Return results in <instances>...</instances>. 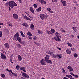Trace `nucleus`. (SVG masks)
I'll return each mask as SVG.
<instances>
[{
    "mask_svg": "<svg viewBox=\"0 0 79 79\" xmlns=\"http://www.w3.org/2000/svg\"><path fill=\"white\" fill-rule=\"evenodd\" d=\"M48 54H49V55H52L53 53V52H46Z\"/></svg>",
    "mask_w": 79,
    "mask_h": 79,
    "instance_id": "29",
    "label": "nucleus"
},
{
    "mask_svg": "<svg viewBox=\"0 0 79 79\" xmlns=\"http://www.w3.org/2000/svg\"><path fill=\"white\" fill-rule=\"evenodd\" d=\"M40 16L41 19L43 20L44 18L45 19H47V17H48V15H46L44 14H40Z\"/></svg>",
    "mask_w": 79,
    "mask_h": 79,
    "instance_id": "2",
    "label": "nucleus"
},
{
    "mask_svg": "<svg viewBox=\"0 0 79 79\" xmlns=\"http://www.w3.org/2000/svg\"><path fill=\"white\" fill-rule=\"evenodd\" d=\"M69 78H70V79H72V78H73V77H72V76L71 75H69Z\"/></svg>",
    "mask_w": 79,
    "mask_h": 79,
    "instance_id": "53",
    "label": "nucleus"
},
{
    "mask_svg": "<svg viewBox=\"0 0 79 79\" xmlns=\"http://www.w3.org/2000/svg\"><path fill=\"white\" fill-rule=\"evenodd\" d=\"M70 74L71 75H72V76H74V73H73V72L70 73Z\"/></svg>",
    "mask_w": 79,
    "mask_h": 79,
    "instance_id": "51",
    "label": "nucleus"
},
{
    "mask_svg": "<svg viewBox=\"0 0 79 79\" xmlns=\"http://www.w3.org/2000/svg\"><path fill=\"white\" fill-rule=\"evenodd\" d=\"M34 7V8H37V5H36V4H34L33 5Z\"/></svg>",
    "mask_w": 79,
    "mask_h": 79,
    "instance_id": "45",
    "label": "nucleus"
},
{
    "mask_svg": "<svg viewBox=\"0 0 79 79\" xmlns=\"http://www.w3.org/2000/svg\"><path fill=\"white\" fill-rule=\"evenodd\" d=\"M51 32H52V33H54V32H55V30L53 29H51Z\"/></svg>",
    "mask_w": 79,
    "mask_h": 79,
    "instance_id": "33",
    "label": "nucleus"
},
{
    "mask_svg": "<svg viewBox=\"0 0 79 79\" xmlns=\"http://www.w3.org/2000/svg\"><path fill=\"white\" fill-rule=\"evenodd\" d=\"M24 18H25V19H27V17L26 16V15H25L24 16Z\"/></svg>",
    "mask_w": 79,
    "mask_h": 79,
    "instance_id": "48",
    "label": "nucleus"
},
{
    "mask_svg": "<svg viewBox=\"0 0 79 79\" xmlns=\"http://www.w3.org/2000/svg\"><path fill=\"white\" fill-rule=\"evenodd\" d=\"M16 68L17 70H19V68H20V66H19V65H17L16 66Z\"/></svg>",
    "mask_w": 79,
    "mask_h": 79,
    "instance_id": "35",
    "label": "nucleus"
},
{
    "mask_svg": "<svg viewBox=\"0 0 79 79\" xmlns=\"http://www.w3.org/2000/svg\"><path fill=\"white\" fill-rule=\"evenodd\" d=\"M46 62H47V63H48L52 64V60H49V59L46 60Z\"/></svg>",
    "mask_w": 79,
    "mask_h": 79,
    "instance_id": "17",
    "label": "nucleus"
},
{
    "mask_svg": "<svg viewBox=\"0 0 79 79\" xmlns=\"http://www.w3.org/2000/svg\"><path fill=\"white\" fill-rule=\"evenodd\" d=\"M20 70H22V71H23L24 69H23V67H22V68H20Z\"/></svg>",
    "mask_w": 79,
    "mask_h": 79,
    "instance_id": "55",
    "label": "nucleus"
},
{
    "mask_svg": "<svg viewBox=\"0 0 79 79\" xmlns=\"http://www.w3.org/2000/svg\"><path fill=\"white\" fill-rule=\"evenodd\" d=\"M9 6L10 8H14V6H16L17 4L15 2L12 1H10L9 2Z\"/></svg>",
    "mask_w": 79,
    "mask_h": 79,
    "instance_id": "1",
    "label": "nucleus"
},
{
    "mask_svg": "<svg viewBox=\"0 0 79 79\" xmlns=\"http://www.w3.org/2000/svg\"><path fill=\"white\" fill-rule=\"evenodd\" d=\"M34 24H33L31 23V27H30V28L32 30H34Z\"/></svg>",
    "mask_w": 79,
    "mask_h": 79,
    "instance_id": "20",
    "label": "nucleus"
},
{
    "mask_svg": "<svg viewBox=\"0 0 79 79\" xmlns=\"http://www.w3.org/2000/svg\"><path fill=\"white\" fill-rule=\"evenodd\" d=\"M7 24L8 26H11V27L13 26V24H11V23H10V22H7Z\"/></svg>",
    "mask_w": 79,
    "mask_h": 79,
    "instance_id": "21",
    "label": "nucleus"
},
{
    "mask_svg": "<svg viewBox=\"0 0 79 79\" xmlns=\"http://www.w3.org/2000/svg\"><path fill=\"white\" fill-rule=\"evenodd\" d=\"M67 68L68 69H69V71L70 72H72L73 71V69L70 65L69 66L67 67Z\"/></svg>",
    "mask_w": 79,
    "mask_h": 79,
    "instance_id": "11",
    "label": "nucleus"
},
{
    "mask_svg": "<svg viewBox=\"0 0 79 79\" xmlns=\"http://www.w3.org/2000/svg\"><path fill=\"white\" fill-rule=\"evenodd\" d=\"M33 39L34 40H37V37L36 36H35Z\"/></svg>",
    "mask_w": 79,
    "mask_h": 79,
    "instance_id": "42",
    "label": "nucleus"
},
{
    "mask_svg": "<svg viewBox=\"0 0 79 79\" xmlns=\"http://www.w3.org/2000/svg\"><path fill=\"white\" fill-rule=\"evenodd\" d=\"M52 56H53V58H56V55H55V54H52Z\"/></svg>",
    "mask_w": 79,
    "mask_h": 79,
    "instance_id": "46",
    "label": "nucleus"
},
{
    "mask_svg": "<svg viewBox=\"0 0 79 79\" xmlns=\"http://www.w3.org/2000/svg\"><path fill=\"white\" fill-rule=\"evenodd\" d=\"M62 70L63 72H65V70H64V68L62 69Z\"/></svg>",
    "mask_w": 79,
    "mask_h": 79,
    "instance_id": "62",
    "label": "nucleus"
},
{
    "mask_svg": "<svg viewBox=\"0 0 79 79\" xmlns=\"http://www.w3.org/2000/svg\"><path fill=\"white\" fill-rule=\"evenodd\" d=\"M20 79H25V78L23 77H21L20 78Z\"/></svg>",
    "mask_w": 79,
    "mask_h": 79,
    "instance_id": "64",
    "label": "nucleus"
},
{
    "mask_svg": "<svg viewBox=\"0 0 79 79\" xmlns=\"http://www.w3.org/2000/svg\"><path fill=\"white\" fill-rule=\"evenodd\" d=\"M54 39L56 41H58L59 42H61V39H60V40H58V39L56 37H54Z\"/></svg>",
    "mask_w": 79,
    "mask_h": 79,
    "instance_id": "24",
    "label": "nucleus"
},
{
    "mask_svg": "<svg viewBox=\"0 0 79 79\" xmlns=\"http://www.w3.org/2000/svg\"><path fill=\"white\" fill-rule=\"evenodd\" d=\"M56 57H57V58H59L60 59V58H62V56H61V55H60V54H56Z\"/></svg>",
    "mask_w": 79,
    "mask_h": 79,
    "instance_id": "14",
    "label": "nucleus"
},
{
    "mask_svg": "<svg viewBox=\"0 0 79 79\" xmlns=\"http://www.w3.org/2000/svg\"><path fill=\"white\" fill-rule=\"evenodd\" d=\"M6 69V71H8V72H10V70H9L8 69Z\"/></svg>",
    "mask_w": 79,
    "mask_h": 79,
    "instance_id": "58",
    "label": "nucleus"
},
{
    "mask_svg": "<svg viewBox=\"0 0 79 79\" xmlns=\"http://www.w3.org/2000/svg\"><path fill=\"white\" fill-rule=\"evenodd\" d=\"M22 25L23 26H25V27H27V26H28L27 25V23H23Z\"/></svg>",
    "mask_w": 79,
    "mask_h": 79,
    "instance_id": "26",
    "label": "nucleus"
},
{
    "mask_svg": "<svg viewBox=\"0 0 79 79\" xmlns=\"http://www.w3.org/2000/svg\"><path fill=\"white\" fill-rule=\"evenodd\" d=\"M0 37H2V31H0Z\"/></svg>",
    "mask_w": 79,
    "mask_h": 79,
    "instance_id": "39",
    "label": "nucleus"
},
{
    "mask_svg": "<svg viewBox=\"0 0 79 79\" xmlns=\"http://www.w3.org/2000/svg\"><path fill=\"white\" fill-rule=\"evenodd\" d=\"M66 1H63V2H62V4H63V6H66L67 5H66Z\"/></svg>",
    "mask_w": 79,
    "mask_h": 79,
    "instance_id": "18",
    "label": "nucleus"
},
{
    "mask_svg": "<svg viewBox=\"0 0 79 79\" xmlns=\"http://www.w3.org/2000/svg\"><path fill=\"white\" fill-rule=\"evenodd\" d=\"M18 60H19V61H21L22 60V57H21V56L19 55H18Z\"/></svg>",
    "mask_w": 79,
    "mask_h": 79,
    "instance_id": "13",
    "label": "nucleus"
},
{
    "mask_svg": "<svg viewBox=\"0 0 79 79\" xmlns=\"http://www.w3.org/2000/svg\"><path fill=\"white\" fill-rule=\"evenodd\" d=\"M9 72H10V73H12H12H13V72H12V70H9Z\"/></svg>",
    "mask_w": 79,
    "mask_h": 79,
    "instance_id": "56",
    "label": "nucleus"
},
{
    "mask_svg": "<svg viewBox=\"0 0 79 79\" xmlns=\"http://www.w3.org/2000/svg\"><path fill=\"white\" fill-rule=\"evenodd\" d=\"M9 73L10 76H11V77H12L13 76V74H12V73H11V74L10 72H9Z\"/></svg>",
    "mask_w": 79,
    "mask_h": 79,
    "instance_id": "47",
    "label": "nucleus"
},
{
    "mask_svg": "<svg viewBox=\"0 0 79 79\" xmlns=\"http://www.w3.org/2000/svg\"><path fill=\"white\" fill-rule=\"evenodd\" d=\"M5 5H6V6H8V5H9V2L6 3L5 4Z\"/></svg>",
    "mask_w": 79,
    "mask_h": 79,
    "instance_id": "50",
    "label": "nucleus"
},
{
    "mask_svg": "<svg viewBox=\"0 0 79 79\" xmlns=\"http://www.w3.org/2000/svg\"><path fill=\"white\" fill-rule=\"evenodd\" d=\"M4 25V24L3 23H1L0 22V25Z\"/></svg>",
    "mask_w": 79,
    "mask_h": 79,
    "instance_id": "57",
    "label": "nucleus"
},
{
    "mask_svg": "<svg viewBox=\"0 0 79 79\" xmlns=\"http://www.w3.org/2000/svg\"><path fill=\"white\" fill-rule=\"evenodd\" d=\"M55 35L57 37V38L58 39V40L59 41L60 40V39L59 38V35H60V33H59L58 32H56V33L55 34Z\"/></svg>",
    "mask_w": 79,
    "mask_h": 79,
    "instance_id": "8",
    "label": "nucleus"
},
{
    "mask_svg": "<svg viewBox=\"0 0 79 79\" xmlns=\"http://www.w3.org/2000/svg\"><path fill=\"white\" fill-rule=\"evenodd\" d=\"M21 73L22 74V76L25 78H29V75L26 74V73H24L23 72H21Z\"/></svg>",
    "mask_w": 79,
    "mask_h": 79,
    "instance_id": "3",
    "label": "nucleus"
},
{
    "mask_svg": "<svg viewBox=\"0 0 79 79\" xmlns=\"http://www.w3.org/2000/svg\"><path fill=\"white\" fill-rule=\"evenodd\" d=\"M74 76H75V77H76L77 78H78L79 77V76L77 75H74Z\"/></svg>",
    "mask_w": 79,
    "mask_h": 79,
    "instance_id": "49",
    "label": "nucleus"
},
{
    "mask_svg": "<svg viewBox=\"0 0 79 79\" xmlns=\"http://www.w3.org/2000/svg\"><path fill=\"white\" fill-rule=\"evenodd\" d=\"M30 10L31 11V12L32 13H33V14H34V9H33V8H32V7H30Z\"/></svg>",
    "mask_w": 79,
    "mask_h": 79,
    "instance_id": "19",
    "label": "nucleus"
},
{
    "mask_svg": "<svg viewBox=\"0 0 79 79\" xmlns=\"http://www.w3.org/2000/svg\"><path fill=\"white\" fill-rule=\"evenodd\" d=\"M39 2H40V3H41L42 4H46V2L44 1V0H40L39 1Z\"/></svg>",
    "mask_w": 79,
    "mask_h": 79,
    "instance_id": "12",
    "label": "nucleus"
},
{
    "mask_svg": "<svg viewBox=\"0 0 79 79\" xmlns=\"http://www.w3.org/2000/svg\"><path fill=\"white\" fill-rule=\"evenodd\" d=\"M38 34H43V32L42 31H40L39 30H38Z\"/></svg>",
    "mask_w": 79,
    "mask_h": 79,
    "instance_id": "34",
    "label": "nucleus"
},
{
    "mask_svg": "<svg viewBox=\"0 0 79 79\" xmlns=\"http://www.w3.org/2000/svg\"><path fill=\"white\" fill-rule=\"evenodd\" d=\"M29 39H30V40H32V37L30 36L29 37Z\"/></svg>",
    "mask_w": 79,
    "mask_h": 79,
    "instance_id": "59",
    "label": "nucleus"
},
{
    "mask_svg": "<svg viewBox=\"0 0 79 79\" xmlns=\"http://www.w3.org/2000/svg\"><path fill=\"white\" fill-rule=\"evenodd\" d=\"M13 18L15 19H18V15L16 14H13Z\"/></svg>",
    "mask_w": 79,
    "mask_h": 79,
    "instance_id": "7",
    "label": "nucleus"
},
{
    "mask_svg": "<svg viewBox=\"0 0 79 79\" xmlns=\"http://www.w3.org/2000/svg\"><path fill=\"white\" fill-rule=\"evenodd\" d=\"M19 36L18 32H17V33L14 35V38L15 40H16L17 38Z\"/></svg>",
    "mask_w": 79,
    "mask_h": 79,
    "instance_id": "5",
    "label": "nucleus"
},
{
    "mask_svg": "<svg viewBox=\"0 0 79 79\" xmlns=\"http://www.w3.org/2000/svg\"><path fill=\"white\" fill-rule=\"evenodd\" d=\"M66 52L67 54H71V50H70V49H67L66 50Z\"/></svg>",
    "mask_w": 79,
    "mask_h": 79,
    "instance_id": "16",
    "label": "nucleus"
},
{
    "mask_svg": "<svg viewBox=\"0 0 79 79\" xmlns=\"http://www.w3.org/2000/svg\"><path fill=\"white\" fill-rule=\"evenodd\" d=\"M27 35H29V36H32V34L31 33V32L30 31L28 32Z\"/></svg>",
    "mask_w": 79,
    "mask_h": 79,
    "instance_id": "27",
    "label": "nucleus"
},
{
    "mask_svg": "<svg viewBox=\"0 0 79 79\" xmlns=\"http://www.w3.org/2000/svg\"><path fill=\"white\" fill-rule=\"evenodd\" d=\"M2 52H3V53H5V54H6V52H5V51H4L3 50H2Z\"/></svg>",
    "mask_w": 79,
    "mask_h": 79,
    "instance_id": "52",
    "label": "nucleus"
},
{
    "mask_svg": "<svg viewBox=\"0 0 79 79\" xmlns=\"http://www.w3.org/2000/svg\"><path fill=\"white\" fill-rule=\"evenodd\" d=\"M1 76L2 77H3V78L5 77V75L3 74H1Z\"/></svg>",
    "mask_w": 79,
    "mask_h": 79,
    "instance_id": "32",
    "label": "nucleus"
},
{
    "mask_svg": "<svg viewBox=\"0 0 79 79\" xmlns=\"http://www.w3.org/2000/svg\"><path fill=\"white\" fill-rule=\"evenodd\" d=\"M72 29L73 31H74V32H77V27H73Z\"/></svg>",
    "mask_w": 79,
    "mask_h": 79,
    "instance_id": "15",
    "label": "nucleus"
},
{
    "mask_svg": "<svg viewBox=\"0 0 79 79\" xmlns=\"http://www.w3.org/2000/svg\"><path fill=\"white\" fill-rule=\"evenodd\" d=\"M19 1L20 3H22V1L21 0H18Z\"/></svg>",
    "mask_w": 79,
    "mask_h": 79,
    "instance_id": "60",
    "label": "nucleus"
},
{
    "mask_svg": "<svg viewBox=\"0 0 79 79\" xmlns=\"http://www.w3.org/2000/svg\"><path fill=\"white\" fill-rule=\"evenodd\" d=\"M4 46L6 48H10V45H9V44L7 43H5L4 44Z\"/></svg>",
    "mask_w": 79,
    "mask_h": 79,
    "instance_id": "9",
    "label": "nucleus"
},
{
    "mask_svg": "<svg viewBox=\"0 0 79 79\" xmlns=\"http://www.w3.org/2000/svg\"><path fill=\"white\" fill-rule=\"evenodd\" d=\"M17 40L18 41H19V42H20V41L21 40V37H17Z\"/></svg>",
    "mask_w": 79,
    "mask_h": 79,
    "instance_id": "28",
    "label": "nucleus"
},
{
    "mask_svg": "<svg viewBox=\"0 0 79 79\" xmlns=\"http://www.w3.org/2000/svg\"><path fill=\"white\" fill-rule=\"evenodd\" d=\"M26 19H27V20H29L30 21H32V19L28 18V17H27V18Z\"/></svg>",
    "mask_w": 79,
    "mask_h": 79,
    "instance_id": "40",
    "label": "nucleus"
},
{
    "mask_svg": "<svg viewBox=\"0 0 79 79\" xmlns=\"http://www.w3.org/2000/svg\"><path fill=\"white\" fill-rule=\"evenodd\" d=\"M20 34H21L22 37H25V35L24 34H23V31H20Z\"/></svg>",
    "mask_w": 79,
    "mask_h": 79,
    "instance_id": "25",
    "label": "nucleus"
},
{
    "mask_svg": "<svg viewBox=\"0 0 79 79\" xmlns=\"http://www.w3.org/2000/svg\"><path fill=\"white\" fill-rule=\"evenodd\" d=\"M60 30H62L61 31H62V32H66V31L64 30L63 28H61Z\"/></svg>",
    "mask_w": 79,
    "mask_h": 79,
    "instance_id": "41",
    "label": "nucleus"
},
{
    "mask_svg": "<svg viewBox=\"0 0 79 79\" xmlns=\"http://www.w3.org/2000/svg\"><path fill=\"white\" fill-rule=\"evenodd\" d=\"M1 58L2 59V60H6V56H5V54L1 53Z\"/></svg>",
    "mask_w": 79,
    "mask_h": 79,
    "instance_id": "6",
    "label": "nucleus"
},
{
    "mask_svg": "<svg viewBox=\"0 0 79 79\" xmlns=\"http://www.w3.org/2000/svg\"><path fill=\"white\" fill-rule=\"evenodd\" d=\"M47 10H48V11H49V12H50V10H52L51 9H50V8H47Z\"/></svg>",
    "mask_w": 79,
    "mask_h": 79,
    "instance_id": "44",
    "label": "nucleus"
},
{
    "mask_svg": "<svg viewBox=\"0 0 79 79\" xmlns=\"http://www.w3.org/2000/svg\"><path fill=\"white\" fill-rule=\"evenodd\" d=\"M66 77H67L69 78V75H66Z\"/></svg>",
    "mask_w": 79,
    "mask_h": 79,
    "instance_id": "61",
    "label": "nucleus"
},
{
    "mask_svg": "<svg viewBox=\"0 0 79 79\" xmlns=\"http://www.w3.org/2000/svg\"><path fill=\"white\" fill-rule=\"evenodd\" d=\"M71 50H72V51H73V52H74V48H71Z\"/></svg>",
    "mask_w": 79,
    "mask_h": 79,
    "instance_id": "54",
    "label": "nucleus"
},
{
    "mask_svg": "<svg viewBox=\"0 0 79 79\" xmlns=\"http://www.w3.org/2000/svg\"><path fill=\"white\" fill-rule=\"evenodd\" d=\"M10 62L11 63H13V61H12V59H10Z\"/></svg>",
    "mask_w": 79,
    "mask_h": 79,
    "instance_id": "63",
    "label": "nucleus"
},
{
    "mask_svg": "<svg viewBox=\"0 0 79 79\" xmlns=\"http://www.w3.org/2000/svg\"><path fill=\"white\" fill-rule=\"evenodd\" d=\"M52 2H57V0H52Z\"/></svg>",
    "mask_w": 79,
    "mask_h": 79,
    "instance_id": "43",
    "label": "nucleus"
},
{
    "mask_svg": "<svg viewBox=\"0 0 79 79\" xmlns=\"http://www.w3.org/2000/svg\"><path fill=\"white\" fill-rule=\"evenodd\" d=\"M44 60L46 61L48 60H49V56L48 55H46V56L44 57Z\"/></svg>",
    "mask_w": 79,
    "mask_h": 79,
    "instance_id": "10",
    "label": "nucleus"
},
{
    "mask_svg": "<svg viewBox=\"0 0 79 79\" xmlns=\"http://www.w3.org/2000/svg\"><path fill=\"white\" fill-rule=\"evenodd\" d=\"M16 45L18 48H21V45L19 44H16Z\"/></svg>",
    "mask_w": 79,
    "mask_h": 79,
    "instance_id": "23",
    "label": "nucleus"
},
{
    "mask_svg": "<svg viewBox=\"0 0 79 79\" xmlns=\"http://www.w3.org/2000/svg\"><path fill=\"white\" fill-rule=\"evenodd\" d=\"M41 10H42V8L41 7L38 8L36 9V11L38 12H39V11H41Z\"/></svg>",
    "mask_w": 79,
    "mask_h": 79,
    "instance_id": "22",
    "label": "nucleus"
},
{
    "mask_svg": "<svg viewBox=\"0 0 79 79\" xmlns=\"http://www.w3.org/2000/svg\"><path fill=\"white\" fill-rule=\"evenodd\" d=\"M67 44L68 46H69V47H72L73 46V44L70 43H68Z\"/></svg>",
    "mask_w": 79,
    "mask_h": 79,
    "instance_id": "36",
    "label": "nucleus"
},
{
    "mask_svg": "<svg viewBox=\"0 0 79 79\" xmlns=\"http://www.w3.org/2000/svg\"><path fill=\"white\" fill-rule=\"evenodd\" d=\"M12 75H13V76H15V77H17V76H18V75H17L16 74L14 73H12Z\"/></svg>",
    "mask_w": 79,
    "mask_h": 79,
    "instance_id": "38",
    "label": "nucleus"
},
{
    "mask_svg": "<svg viewBox=\"0 0 79 79\" xmlns=\"http://www.w3.org/2000/svg\"><path fill=\"white\" fill-rule=\"evenodd\" d=\"M46 32L48 34H49V35H50V34H52V33H51V32L49 31H47Z\"/></svg>",
    "mask_w": 79,
    "mask_h": 79,
    "instance_id": "30",
    "label": "nucleus"
},
{
    "mask_svg": "<svg viewBox=\"0 0 79 79\" xmlns=\"http://www.w3.org/2000/svg\"><path fill=\"white\" fill-rule=\"evenodd\" d=\"M73 56L74 57H77L78 55L76 53H75L73 54Z\"/></svg>",
    "mask_w": 79,
    "mask_h": 79,
    "instance_id": "37",
    "label": "nucleus"
},
{
    "mask_svg": "<svg viewBox=\"0 0 79 79\" xmlns=\"http://www.w3.org/2000/svg\"><path fill=\"white\" fill-rule=\"evenodd\" d=\"M19 42L21 44H23V45L24 44V42L23 40L20 41Z\"/></svg>",
    "mask_w": 79,
    "mask_h": 79,
    "instance_id": "31",
    "label": "nucleus"
},
{
    "mask_svg": "<svg viewBox=\"0 0 79 79\" xmlns=\"http://www.w3.org/2000/svg\"><path fill=\"white\" fill-rule=\"evenodd\" d=\"M45 60L44 59H42L40 60V63L42 65H44L45 66L46 65V62H45Z\"/></svg>",
    "mask_w": 79,
    "mask_h": 79,
    "instance_id": "4",
    "label": "nucleus"
}]
</instances>
